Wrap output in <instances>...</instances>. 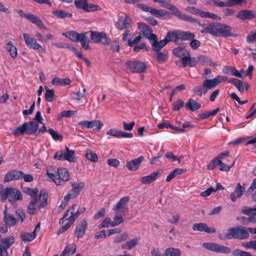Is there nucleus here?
I'll list each match as a JSON object with an SVG mask.
<instances>
[{"instance_id": "obj_33", "label": "nucleus", "mask_w": 256, "mask_h": 256, "mask_svg": "<svg viewBox=\"0 0 256 256\" xmlns=\"http://www.w3.org/2000/svg\"><path fill=\"white\" fill-rule=\"evenodd\" d=\"M220 110L219 108H216L210 112H204L198 115V120H203L206 119L211 116H215L217 112Z\"/></svg>"}, {"instance_id": "obj_63", "label": "nucleus", "mask_w": 256, "mask_h": 256, "mask_svg": "<svg viewBox=\"0 0 256 256\" xmlns=\"http://www.w3.org/2000/svg\"><path fill=\"white\" fill-rule=\"evenodd\" d=\"M190 40L191 41L190 44V46L193 50H196L200 46V42L198 40L193 38Z\"/></svg>"}, {"instance_id": "obj_39", "label": "nucleus", "mask_w": 256, "mask_h": 256, "mask_svg": "<svg viewBox=\"0 0 256 256\" xmlns=\"http://www.w3.org/2000/svg\"><path fill=\"white\" fill-rule=\"evenodd\" d=\"M85 184L84 182H80L78 184L75 182L72 183V188L71 190L72 192L75 194L77 196L80 194V191L84 188Z\"/></svg>"}, {"instance_id": "obj_52", "label": "nucleus", "mask_w": 256, "mask_h": 256, "mask_svg": "<svg viewBox=\"0 0 256 256\" xmlns=\"http://www.w3.org/2000/svg\"><path fill=\"white\" fill-rule=\"evenodd\" d=\"M183 170L182 168H176L172 171L170 174L168 176L166 180L170 182L173 178H175L176 176L181 174Z\"/></svg>"}, {"instance_id": "obj_3", "label": "nucleus", "mask_w": 256, "mask_h": 256, "mask_svg": "<svg viewBox=\"0 0 256 256\" xmlns=\"http://www.w3.org/2000/svg\"><path fill=\"white\" fill-rule=\"evenodd\" d=\"M171 0H161V6L170 10L172 14L178 18L188 22H194V20L191 16L183 14L176 6L170 4Z\"/></svg>"}, {"instance_id": "obj_49", "label": "nucleus", "mask_w": 256, "mask_h": 256, "mask_svg": "<svg viewBox=\"0 0 256 256\" xmlns=\"http://www.w3.org/2000/svg\"><path fill=\"white\" fill-rule=\"evenodd\" d=\"M129 201L128 196H124L116 203V205L113 208L112 210H116V208H124V205Z\"/></svg>"}, {"instance_id": "obj_41", "label": "nucleus", "mask_w": 256, "mask_h": 256, "mask_svg": "<svg viewBox=\"0 0 256 256\" xmlns=\"http://www.w3.org/2000/svg\"><path fill=\"white\" fill-rule=\"evenodd\" d=\"M52 13L58 18H71L72 14L65 10H54Z\"/></svg>"}, {"instance_id": "obj_21", "label": "nucleus", "mask_w": 256, "mask_h": 256, "mask_svg": "<svg viewBox=\"0 0 256 256\" xmlns=\"http://www.w3.org/2000/svg\"><path fill=\"white\" fill-rule=\"evenodd\" d=\"M256 12L248 10H240L236 14V17L242 20H251L256 18Z\"/></svg>"}, {"instance_id": "obj_38", "label": "nucleus", "mask_w": 256, "mask_h": 256, "mask_svg": "<svg viewBox=\"0 0 256 256\" xmlns=\"http://www.w3.org/2000/svg\"><path fill=\"white\" fill-rule=\"evenodd\" d=\"M76 246L74 244H68L63 250L60 256H66L68 254H74L76 252Z\"/></svg>"}, {"instance_id": "obj_6", "label": "nucleus", "mask_w": 256, "mask_h": 256, "mask_svg": "<svg viewBox=\"0 0 256 256\" xmlns=\"http://www.w3.org/2000/svg\"><path fill=\"white\" fill-rule=\"evenodd\" d=\"M228 80V77L224 76H218L212 79L205 80L202 83V87L204 88V94H206L208 90L215 88L220 84Z\"/></svg>"}, {"instance_id": "obj_55", "label": "nucleus", "mask_w": 256, "mask_h": 256, "mask_svg": "<svg viewBox=\"0 0 256 256\" xmlns=\"http://www.w3.org/2000/svg\"><path fill=\"white\" fill-rule=\"evenodd\" d=\"M242 246L244 248L256 250V240H251L248 242H242Z\"/></svg>"}, {"instance_id": "obj_58", "label": "nucleus", "mask_w": 256, "mask_h": 256, "mask_svg": "<svg viewBox=\"0 0 256 256\" xmlns=\"http://www.w3.org/2000/svg\"><path fill=\"white\" fill-rule=\"evenodd\" d=\"M123 222L124 220L122 216L116 214L113 220H110V226H116Z\"/></svg>"}, {"instance_id": "obj_61", "label": "nucleus", "mask_w": 256, "mask_h": 256, "mask_svg": "<svg viewBox=\"0 0 256 256\" xmlns=\"http://www.w3.org/2000/svg\"><path fill=\"white\" fill-rule=\"evenodd\" d=\"M186 88L185 85L182 84L179 86H178L174 88L172 90L170 96V101L172 100V98L174 95L176 94L178 92H180Z\"/></svg>"}, {"instance_id": "obj_53", "label": "nucleus", "mask_w": 256, "mask_h": 256, "mask_svg": "<svg viewBox=\"0 0 256 256\" xmlns=\"http://www.w3.org/2000/svg\"><path fill=\"white\" fill-rule=\"evenodd\" d=\"M48 132L52 136V138L54 140L62 141L63 139V136L58 134L52 128H49L48 130Z\"/></svg>"}, {"instance_id": "obj_46", "label": "nucleus", "mask_w": 256, "mask_h": 256, "mask_svg": "<svg viewBox=\"0 0 256 256\" xmlns=\"http://www.w3.org/2000/svg\"><path fill=\"white\" fill-rule=\"evenodd\" d=\"M6 48L11 56L14 58L17 56V49L12 44V42H8L6 44Z\"/></svg>"}, {"instance_id": "obj_24", "label": "nucleus", "mask_w": 256, "mask_h": 256, "mask_svg": "<svg viewBox=\"0 0 256 256\" xmlns=\"http://www.w3.org/2000/svg\"><path fill=\"white\" fill-rule=\"evenodd\" d=\"M192 230H198L199 232H204L208 234L214 233L216 229L214 228H208L206 223H196L192 226Z\"/></svg>"}, {"instance_id": "obj_50", "label": "nucleus", "mask_w": 256, "mask_h": 256, "mask_svg": "<svg viewBox=\"0 0 256 256\" xmlns=\"http://www.w3.org/2000/svg\"><path fill=\"white\" fill-rule=\"evenodd\" d=\"M233 256H256L252 255L250 252L240 249H236L232 252Z\"/></svg>"}, {"instance_id": "obj_29", "label": "nucleus", "mask_w": 256, "mask_h": 256, "mask_svg": "<svg viewBox=\"0 0 256 256\" xmlns=\"http://www.w3.org/2000/svg\"><path fill=\"white\" fill-rule=\"evenodd\" d=\"M38 126V123L36 121L32 120L28 122L27 134H36Z\"/></svg>"}, {"instance_id": "obj_28", "label": "nucleus", "mask_w": 256, "mask_h": 256, "mask_svg": "<svg viewBox=\"0 0 256 256\" xmlns=\"http://www.w3.org/2000/svg\"><path fill=\"white\" fill-rule=\"evenodd\" d=\"M200 108L201 104L192 98H190L185 104V108L192 112L196 111Z\"/></svg>"}, {"instance_id": "obj_32", "label": "nucleus", "mask_w": 256, "mask_h": 256, "mask_svg": "<svg viewBox=\"0 0 256 256\" xmlns=\"http://www.w3.org/2000/svg\"><path fill=\"white\" fill-rule=\"evenodd\" d=\"M66 152L64 157V160H67L70 162H74L76 161L75 152L74 150L70 149L68 147H66Z\"/></svg>"}, {"instance_id": "obj_59", "label": "nucleus", "mask_w": 256, "mask_h": 256, "mask_svg": "<svg viewBox=\"0 0 256 256\" xmlns=\"http://www.w3.org/2000/svg\"><path fill=\"white\" fill-rule=\"evenodd\" d=\"M198 60L199 63L204 66L206 64H209L210 62H211V60L207 56L204 55H200L198 56Z\"/></svg>"}, {"instance_id": "obj_30", "label": "nucleus", "mask_w": 256, "mask_h": 256, "mask_svg": "<svg viewBox=\"0 0 256 256\" xmlns=\"http://www.w3.org/2000/svg\"><path fill=\"white\" fill-rule=\"evenodd\" d=\"M179 30L180 40H190L194 38L195 35L189 31Z\"/></svg>"}, {"instance_id": "obj_9", "label": "nucleus", "mask_w": 256, "mask_h": 256, "mask_svg": "<svg viewBox=\"0 0 256 256\" xmlns=\"http://www.w3.org/2000/svg\"><path fill=\"white\" fill-rule=\"evenodd\" d=\"M202 246L204 248L217 253L228 254L231 252L229 247L214 242H204Z\"/></svg>"}, {"instance_id": "obj_1", "label": "nucleus", "mask_w": 256, "mask_h": 256, "mask_svg": "<svg viewBox=\"0 0 256 256\" xmlns=\"http://www.w3.org/2000/svg\"><path fill=\"white\" fill-rule=\"evenodd\" d=\"M23 192L32 198L28 206V212L31 216L34 215L36 211L46 208L48 205V193L46 190L42 189L38 195V190L37 188L32 189L30 188H24Z\"/></svg>"}, {"instance_id": "obj_44", "label": "nucleus", "mask_w": 256, "mask_h": 256, "mask_svg": "<svg viewBox=\"0 0 256 256\" xmlns=\"http://www.w3.org/2000/svg\"><path fill=\"white\" fill-rule=\"evenodd\" d=\"M87 33V32H85L84 34H82L80 40L78 41L80 42L82 46L86 50L90 48L89 46L90 40L86 35Z\"/></svg>"}, {"instance_id": "obj_51", "label": "nucleus", "mask_w": 256, "mask_h": 256, "mask_svg": "<svg viewBox=\"0 0 256 256\" xmlns=\"http://www.w3.org/2000/svg\"><path fill=\"white\" fill-rule=\"evenodd\" d=\"M52 44L54 46H56L57 48H68L72 52H73L74 53L76 50V48L75 47L70 46L68 44L62 43V42H58V43H53Z\"/></svg>"}, {"instance_id": "obj_31", "label": "nucleus", "mask_w": 256, "mask_h": 256, "mask_svg": "<svg viewBox=\"0 0 256 256\" xmlns=\"http://www.w3.org/2000/svg\"><path fill=\"white\" fill-rule=\"evenodd\" d=\"M58 179L63 181H68L70 179V174L68 170L66 168H60L58 170Z\"/></svg>"}, {"instance_id": "obj_43", "label": "nucleus", "mask_w": 256, "mask_h": 256, "mask_svg": "<svg viewBox=\"0 0 256 256\" xmlns=\"http://www.w3.org/2000/svg\"><path fill=\"white\" fill-rule=\"evenodd\" d=\"M28 122H24L18 126L14 131V134L16 136L22 135L24 132L27 134Z\"/></svg>"}, {"instance_id": "obj_25", "label": "nucleus", "mask_w": 256, "mask_h": 256, "mask_svg": "<svg viewBox=\"0 0 256 256\" xmlns=\"http://www.w3.org/2000/svg\"><path fill=\"white\" fill-rule=\"evenodd\" d=\"M23 172L22 171L12 170L8 172L5 176L4 181L9 182L12 180H18L22 177Z\"/></svg>"}, {"instance_id": "obj_22", "label": "nucleus", "mask_w": 256, "mask_h": 256, "mask_svg": "<svg viewBox=\"0 0 256 256\" xmlns=\"http://www.w3.org/2000/svg\"><path fill=\"white\" fill-rule=\"evenodd\" d=\"M246 192V188L242 186L240 183L236 184L234 190L230 194V200L235 202L238 198H240Z\"/></svg>"}, {"instance_id": "obj_64", "label": "nucleus", "mask_w": 256, "mask_h": 256, "mask_svg": "<svg viewBox=\"0 0 256 256\" xmlns=\"http://www.w3.org/2000/svg\"><path fill=\"white\" fill-rule=\"evenodd\" d=\"M128 234L127 233L125 232V233L122 234L120 236L116 237L114 239V243H119L122 241L126 240H127V238H128Z\"/></svg>"}, {"instance_id": "obj_2", "label": "nucleus", "mask_w": 256, "mask_h": 256, "mask_svg": "<svg viewBox=\"0 0 256 256\" xmlns=\"http://www.w3.org/2000/svg\"><path fill=\"white\" fill-rule=\"evenodd\" d=\"M137 24L138 29L152 44V50L156 52V60L158 62L160 61V42H158L156 35L152 34V30L144 23L138 22Z\"/></svg>"}, {"instance_id": "obj_42", "label": "nucleus", "mask_w": 256, "mask_h": 256, "mask_svg": "<svg viewBox=\"0 0 256 256\" xmlns=\"http://www.w3.org/2000/svg\"><path fill=\"white\" fill-rule=\"evenodd\" d=\"M36 234H35V232H24L21 234L22 240L24 242H31L36 238Z\"/></svg>"}, {"instance_id": "obj_12", "label": "nucleus", "mask_w": 256, "mask_h": 256, "mask_svg": "<svg viewBox=\"0 0 256 256\" xmlns=\"http://www.w3.org/2000/svg\"><path fill=\"white\" fill-rule=\"evenodd\" d=\"M0 256H8V250L14 244L15 239L12 236L0 240Z\"/></svg>"}, {"instance_id": "obj_15", "label": "nucleus", "mask_w": 256, "mask_h": 256, "mask_svg": "<svg viewBox=\"0 0 256 256\" xmlns=\"http://www.w3.org/2000/svg\"><path fill=\"white\" fill-rule=\"evenodd\" d=\"M194 20V22H190L192 24H197L199 26L203 28L200 32L202 34H209L212 36H216V23L202 24L197 20L193 18Z\"/></svg>"}, {"instance_id": "obj_27", "label": "nucleus", "mask_w": 256, "mask_h": 256, "mask_svg": "<svg viewBox=\"0 0 256 256\" xmlns=\"http://www.w3.org/2000/svg\"><path fill=\"white\" fill-rule=\"evenodd\" d=\"M84 34V32L79 34L76 31L72 30L68 32L67 34L63 33L62 35L69 38L72 42H76L80 40Z\"/></svg>"}, {"instance_id": "obj_40", "label": "nucleus", "mask_w": 256, "mask_h": 256, "mask_svg": "<svg viewBox=\"0 0 256 256\" xmlns=\"http://www.w3.org/2000/svg\"><path fill=\"white\" fill-rule=\"evenodd\" d=\"M138 242V238H133L132 240L122 244L121 247L122 249L132 250L137 245Z\"/></svg>"}, {"instance_id": "obj_60", "label": "nucleus", "mask_w": 256, "mask_h": 256, "mask_svg": "<svg viewBox=\"0 0 256 256\" xmlns=\"http://www.w3.org/2000/svg\"><path fill=\"white\" fill-rule=\"evenodd\" d=\"M184 102L181 99H178L173 104L172 110L174 111H178L184 106Z\"/></svg>"}, {"instance_id": "obj_4", "label": "nucleus", "mask_w": 256, "mask_h": 256, "mask_svg": "<svg viewBox=\"0 0 256 256\" xmlns=\"http://www.w3.org/2000/svg\"><path fill=\"white\" fill-rule=\"evenodd\" d=\"M0 194L3 200H6L7 198H9L10 202H14L22 198L20 191L12 188H7L1 190Z\"/></svg>"}, {"instance_id": "obj_23", "label": "nucleus", "mask_w": 256, "mask_h": 256, "mask_svg": "<svg viewBox=\"0 0 256 256\" xmlns=\"http://www.w3.org/2000/svg\"><path fill=\"white\" fill-rule=\"evenodd\" d=\"M143 156H140L132 160L126 162V166L130 171L136 170L140 166L141 163L144 161Z\"/></svg>"}, {"instance_id": "obj_19", "label": "nucleus", "mask_w": 256, "mask_h": 256, "mask_svg": "<svg viewBox=\"0 0 256 256\" xmlns=\"http://www.w3.org/2000/svg\"><path fill=\"white\" fill-rule=\"evenodd\" d=\"M216 36L228 37L230 36L232 28L230 26L220 24H216Z\"/></svg>"}, {"instance_id": "obj_8", "label": "nucleus", "mask_w": 256, "mask_h": 256, "mask_svg": "<svg viewBox=\"0 0 256 256\" xmlns=\"http://www.w3.org/2000/svg\"><path fill=\"white\" fill-rule=\"evenodd\" d=\"M86 210L85 208H82L78 209L76 212H71V215H70L68 218V222L60 228L56 232V234L59 235L68 229L74 224L76 220L78 218L79 216L86 211Z\"/></svg>"}, {"instance_id": "obj_11", "label": "nucleus", "mask_w": 256, "mask_h": 256, "mask_svg": "<svg viewBox=\"0 0 256 256\" xmlns=\"http://www.w3.org/2000/svg\"><path fill=\"white\" fill-rule=\"evenodd\" d=\"M126 66L127 68L133 73H142L146 69V64L140 61L129 60L126 62Z\"/></svg>"}, {"instance_id": "obj_57", "label": "nucleus", "mask_w": 256, "mask_h": 256, "mask_svg": "<svg viewBox=\"0 0 256 256\" xmlns=\"http://www.w3.org/2000/svg\"><path fill=\"white\" fill-rule=\"evenodd\" d=\"M90 122L92 123L90 125L92 126V127H90V128H93L96 132H98L100 130L101 128L104 126L102 122L100 120H94L90 121Z\"/></svg>"}, {"instance_id": "obj_45", "label": "nucleus", "mask_w": 256, "mask_h": 256, "mask_svg": "<svg viewBox=\"0 0 256 256\" xmlns=\"http://www.w3.org/2000/svg\"><path fill=\"white\" fill-rule=\"evenodd\" d=\"M76 204H74L70 208L69 210H68L64 214L62 218L60 220V224H63L64 222L66 220H68V216L71 215V212H74V211L75 210L76 208Z\"/></svg>"}, {"instance_id": "obj_5", "label": "nucleus", "mask_w": 256, "mask_h": 256, "mask_svg": "<svg viewBox=\"0 0 256 256\" xmlns=\"http://www.w3.org/2000/svg\"><path fill=\"white\" fill-rule=\"evenodd\" d=\"M229 230L231 239L244 240L248 239L250 236L248 228L238 226L230 228Z\"/></svg>"}, {"instance_id": "obj_62", "label": "nucleus", "mask_w": 256, "mask_h": 256, "mask_svg": "<svg viewBox=\"0 0 256 256\" xmlns=\"http://www.w3.org/2000/svg\"><path fill=\"white\" fill-rule=\"evenodd\" d=\"M141 40L142 36L140 35L134 38L132 37L130 40H128V46H132L138 44Z\"/></svg>"}, {"instance_id": "obj_47", "label": "nucleus", "mask_w": 256, "mask_h": 256, "mask_svg": "<svg viewBox=\"0 0 256 256\" xmlns=\"http://www.w3.org/2000/svg\"><path fill=\"white\" fill-rule=\"evenodd\" d=\"M85 156L86 158L92 162H96L98 161V157L96 154L90 149L86 150Z\"/></svg>"}, {"instance_id": "obj_48", "label": "nucleus", "mask_w": 256, "mask_h": 256, "mask_svg": "<svg viewBox=\"0 0 256 256\" xmlns=\"http://www.w3.org/2000/svg\"><path fill=\"white\" fill-rule=\"evenodd\" d=\"M45 89L46 93L44 97L46 100L49 102H52L54 100V90L49 89L47 86H45Z\"/></svg>"}, {"instance_id": "obj_16", "label": "nucleus", "mask_w": 256, "mask_h": 256, "mask_svg": "<svg viewBox=\"0 0 256 256\" xmlns=\"http://www.w3.org/2000/svg\"><path fill=\"white\" fill-rule=\"evenodd\" d=\"M179 41V30L170 31L168 32L165 38L161 40V48L164 46L169 42H174L176 44H178Z\"/></svg>"}, {"instance_id": "obj_35", "label": "nucleus", "mask_w": 256, "mask_h": 256, "mask_svg": "<svg viewBox=\"0 0 256 256\" xmlns=\"http://www.w3.org/2000/svg\"><path fill=\"white\" fill-rule=\"evenodd\" d=\"M4 222L6 226H11L15 225L16 224L17 220L12 214L4 212Z\"/></svg>"}, {"instance_id": "obj_14", "label": "nucleus", "mask_w": 256, "mask_h": 256, "mask_svg": "<svg viewBox=\"0 0 256 256\" xmlns=\"http://www.w3.org/2000/svg\"><path fill=\"white\" fill-rule=\"evenodd\" d=\"M24 38L27 46L30 48L41 52L44 53L46 52L45 48L38 44L36 41L28 34L26 33L24 34Z\"/></svg>"}, {"instance_id": "obj_34", "label": "nucleus", "mask_w": 256, "mask_h": 256, "mask_svg": "<svg viewBox=\"0 0 256 256\" xmlns=\"http://www.w3.org/2000/svg\"><path fill=\"white\" fill-rule=\"evenodd\" d=\"M172 52L174 56L181 58L184 56H186L189 52L187 50L185 49L184 48H182L181 46H178L173 49Z\"/></svg>"}, {"instance_id": "obj_7", "label": "nucleus", "mask_w": 256, "mask_h": 256, "mask_svg": "<svg viewBox=\"0 0 256 256\" xmlns=\"http://www.w3.org/2000/svg\"><path fill=\"white\" fill-rule=\"evenodd\" d=\"M90 34V42L92 43H101L104 46H108L110 44V39L108 37L104 32L90 30L87 32Z\"/></svg>"}, {"instance_id": "obj_54", "label": "nucleus", "mask_w": 256, "mask_h": 256, "mask_svg": "<svg viewBox=\"0 0 256 256\" xmlns=\"http://www.w3.org/2000/svg\"><path fill=\"white\" fill-rule=\"evenodd\" d=\"M86 89L84 88L82 92L79 90L77 92H73L72 94V98L73 99L80 101L82 98L84 96Z\"/></svg>"}, {"instance_id": "obj_10", "label": "nucleus", "mask_w": 256, "mask_h": 256, "mask_svg": "<svg viewBox=\"0 0 256 256\" xmlns=\"http://www.w3.org/2000/svg\"><path fill=\"white\" fill-rule=\"evenodd\" d=\"M17 13L22 17L30 20L32 23L36 25L40 28L46 30L47 27L44 24L38 16L32 14H26L22 10H17Z\"/></svg>"}, {"instance_id": "obj_13", "label": "nucleus", "mask_w": 256, "mask_h": 256, "mask_svg": "<svg viewBox=\"0 0 256 256\" xmlns=\"http://www.w3.org/2000/svg\"><path fill=\"white\" fill-rule=\"evenodd\" d=\"M74 3L78 9L82 10L87 12L98 10L99 8L98 5L88 4V0H76Z\"/></svg>"}, {"instance_id": "obj_37", "label": "nucleus", "mask_w": 256, "mask_h": 256, "mask_svg": "<svg viewBox=\"0 0 256 256\" xmlns=\"http://www.w3.org/2000/svg\"><path fill=\"white\" fill-rule=\"evenodd\" d=\"M71 80L68 78L61 79L59 78H55L52 79V84L56 86H66L70 84Z\"/></svg>"}, {"instance_id": "obj_36", "label": "nucleus", "mask_w": 256, "mask_h": 256, "mask_svg": "<svg viewBox=\"0 0 256 256\" xmlns=\"http://www.w3.org/2000/svg\"><path fill=\"white\" fill-rule=\"evenodd\" d=\"M182 251L178 248H169L166 250L162 256H180Z\"/></svg>"}, {"instance_id": "obj_17", "label": "nucleus", "mask_w": 256, "mask_h": 256, "mask_svg": "<svg viewBox=\"0 0 256 256\" xmlns=\"http://www.w3.org/2000/svg\"><path fill=\"white\" fill-rule=\"evenodd\" d=\"M132 20L130 17L126 14L124 18L122 16H121L118 20L115 26L118 30H128V28L132 26Z\"/></svg>"}, {"instance_id": "obj_20", "label": "nucleus", "mask_w": 256, "mask_h": 256, "mask_svg": "<svg viewBox=\"0 0 256 256\" xmlns=\"http://www.w3.org/2000/svg\"><path fill=\"white\" fill-rule=\"evenodd\" d=\"M228 82L234 86L241 93L246 92L249 88L248 84L244 81L236 78H232Z\"/></svg>"}, {"instance_id": "obj_56", "label": "nucleus", "mask_w": 256, "mask_h": 256, "mask_svg": "<svg viewBox=\"0 0 256 256\" xmlns=\"http://www.w3.org/2000/svg\"><path fill=\"white\" fill-rule=\"evenodd\" d=\"M242 214L248 216H250L254 212L255 214H256V207L250 208L249 206H244L242 208Z\"/></svg>"}, {"instance_id": "obj_18", "label": "nucleus", "mask_w": 256, "mask_h": 256, "mask_svg": "<svg viewBox=\"0 0 256 256\" xmlns=\"http://www.w3.org/2000/svg\"><path fill=\"white\" fill-rule=\"evenodd\" d=\"M88 222L86 220L84 219L80 222L76 226L74 230V236L78 238L83 237L85 234L88 228Z\"/></svg>"}, {"instance_id": "obj_26", "label": "nucleus", "mask_w": 256, "mask_h": 256, "mask_svg": "<svg viewBox=\"0 0 256 256\" xmlns=\"http://www.w3.org/2000/svg\"><path fill=\"white\" fill-rule=\"evenodd\" d=\"M160 176L159 170L153 172L150 175L143 176L141 178L140 182L142 184H146L152 183L156 180Z\"/></svg>"}]
</instances>
